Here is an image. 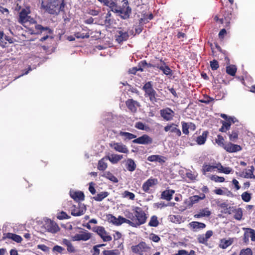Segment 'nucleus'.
I'll list each match as a JSON object with an SVG mask.
<instances>
[{"label": "nucleus", "mask_w": 255, "mask_h": 255, "mask_svg": "<svg viewBox=\"0 0 255 255\" xmlns=\"http://www.w3.org/2000/svg\"><path fill=\"white\" fill-rule=\"evenodd\" d=\"M65 5L64 0H50L46 5L42 4V6L49 14L58 15L61 11L65 12Z\"/></svg>", "instance_id": "f257e3e1"}, {"label": "nucleus", "mask_w": 255, "mask_h": 255, "mask_svg": "<svg viewBox=\"0 0 255 255\" xmlns=\"http://www.w3.org/2000/svg\"><path fill=\"white\" fill-rule=\"evenodd\" d=\"M114 13H116L123 19L129 18L131 13V8L128 0H123L121 5H117Z\"/></svg>", "instance_id": "f03ea898"}, {"label": "nucleus", "mask_w": 255, "mask_h": 255, "mask_svg": "<svg viewBox=\"0 0 255 255\" xmlns=\"http://www.w3.org/2000/svg\"><path fill=\"white\" fill-rule=\"evenodd\" d=\"M142 90L145 93L144 96L148 98L151 103L154 104L159 100L157 93L153 88L151 81L146 82L143 85Z\"/></svg>", "instance_id": "7ed1b4c3"}, {"label": "nucleus", "mask_w": 255, "mask_h": 255, "mask_svg": "<svg viewBox=\"0 0 255 255\" xmlns=\"http://www.w3.org/2000/svg\"><path fill=\"white\" fill-rule=\"evenodd\" d=\"M134 213L135 220L131 224V227H137L146 222L147 217L142 209L138 207H136L133 209Z\"/></svg>", "instance_id": "20e7f679"}, {"label": "nucleus", "mask_w": 255, "mask_h": 255, "mask_svg": "<svg viewBox=\"0 0 255 255\" xmlns=\"http://www.w3.org/2000/svg\"><path fill=\"white\" fill-rule=\"evenodd\" d=\"M151 249V247L143 241L139 242L137 245L132 246L131 247L132 252L139 255H147L146 253L150 251Z\"/></svg>", "instance_id": "39448f33"}, {"label": "nucleus", "mask_w": 255, "mask_h": 255, "mask_svg": "<svg viewBox=\"0 0 255 255\" xmlns=\"http://www.w3.org/2000/svg\"><path fill=\"white\" fill-rule=\"evenodd\" d=\"M35 29L36 32L35 34H41L44 32V36L42 37L40 40V41H44L46 40L49 36V35L52 34V30L49 27H43L40 24H36L35 25Z\"/></svg>", "instance_id": "423d86ee"}, {"label": "nucleus", "mask_w": 255, "mask_h": 255, "mask_svg": "<svg viewBox=\"0 0 255 255\" xmlns=\"http://www.w3.org/2000/svg\"><path fill=\"white\" fill-rule=\"evenodd\" d=\"M223 17L220 19L221 23H225V27H229L230 24V20L232 19V14L230 8H223L222 11Z\"/></svg>", "instance_id": "0eeeda50"}, {"label": "nucleus", "mask_w": 255, "mask_h": 255, "mask_svg": "<svg viewBox=\"0 0 255 255\" xmlns=\"http://www.w3.org/2000/svg\"><path fill=\"white\" fill-rule=\"evenodd\" d=\"M92 237L91 233L88 231L82 229L79 234H76L72 237L73 241H87L89 240Z\"/></svg>", "instance_id": "6e6552de"}, {"label": "nucleus", "mask_w": 255, "mask_h": 255, "mask_svg": "<svg viewBox=\"0 0 255 255\" xmlns=\"http://www.w3.org/2000/svg\"><path fill=\"white\" fill-rule=\"evenodd\" d=\"M109 146L116 151L121 153L127 154L129 152V150L127 146L122 142L113 141L109 143Z\"/></svg>", "instance_id": "1a4fd4ad"}, {"label": "nucleus", "mask_w": 255, "mask_h": 255, "mask_svg": "<svg viewBox=\"0 0 255 255\" xmlns=\"http://www.w3.org/2000/svg\"><path fill=\"white\" fill-rule=\"evenodd\" d=\"M178 125L173 123L168 124L164 128L165 132L169 131L170 133L175 134L176 136L179 137L181 135V131L178 128Z\"/></svg>", "instance_id": "9d476101"}, {"label": "nucleus", "mask_w": 255, "mask_h": 255, "mask_svg": "<svg viewBox=\"0 0 255 255\" xmlns=\"http://www.w3.org/2000/svg\"><path fill=\"white\" fill-rule=\"evenodd\" d=\"M132 142L136 144L148 145L152 143L153 139L148 135L144 134L138 138H135Z\"/></svg>", "instance_id": "9b49d317"}, {"label": "nucleus", "mask_w": 255, "mask_h": 255, "mask_svg": "<svg viewBox=\"0 0 255 255\" xmlns=\"http://www.w3.org/2000/svg\"><path fill=\"white\" fill-rule=\"evenodd\" d=\"M157 183V180L152 177L147 180L142 186V190L145 193H150V188L153 187Z\"/></svg>", "instance_id": "f8f14e48"}, {"label": "nucleus", "mask_w": 255, "mask_h": 255, "mask_svg": "<svg viewBox=\"0 0 255 255\" xmlns=\"http://www.w3.org/2000/svg\"><path fill=\"white\" fill-rule=\"evenodd\" d=\"M28 21L36 23V21L33 18H31L30 16L28 15V13L25 9H22L19 12L18 22L21 24L25 23Z\"/></svg>", "instance_id": "ddd939ff"}, {"label": "nucleus", "mask_w": 255, "mask_h": 255, "mask_svg": "<svg viewBox=\"0 0 255 255\" xmlns=\"http://www.w3.org/2000/svg\"><path fill=\"white\" fill-rule=\"evenodd\" d=\"M45 229L49 232L56 233L60 230L58 225L54 221L48 220L44 225Z\"/></svg>", "instance_id": "4468645a"}, {"label": "nucleus", "mask_w": 255, "mask_h": 255, "mask_svg": "<svg viewBox=\"0 0 255 255\" xmlns=\"http://www.w3.org/2000/svg\"><path fill=\"white\" fill-rule=\"evenodd\" d=\"M160 114L161 117L166 121L172 120L174 116V111L169 108H166L161 110L160 111Z\"/></svg>", "instance_id": "2eb2a0df"}, {"label": "nucleus", "mask_w": 255, "mask_h": 255, "mask_svg": "<svg viewBox=\"0 0 255 255\" xmlns=\"http://www.w3.org/2000/svg\"><path fill=\"white\" fill-rule=\"evenodd\" d=\"M95 232L100 236L104 242H109L112 240V237L108 235V233L103 227H97Z\"/></svg>", "instance_id": "dca6fc26"}, {"label": "nucleus", "mask_w": 255, "mask_h": 255, "mask_svg": "<svg viewBox=\"0 0 255 255\" xmlns=\"http://www.w3.org/2000/svg\"><path fill=\"white\" fill-rule=\"evenodd\" d=\"M158 59L160 63H157L156 68L161 70L163 73L166 75H171L172 74V70L169 67L166 65V63L162 60L159 59L158 58H155Z\"/></svg>", "instance_id": "f3484780"}, {"label": "nucleus", "mask_w": 255, "mask_h": 255, "mask_svg": "<svg viewBox=\"0 0 255 255\" xmlns=\"http://www.w3.org/2000/svg\"><path fill=\"white\" fill-rule=\"evenodd\" d=\"M116 41L119 44L127 41L129 37L128 32L123 30H118L115 36Z\"/></svg>", "instance_id": "a211bd4d"}, {"label": "nucleus", "mask_w": 255, "mask_h": 255, "mask_svg": "<svg viewBox=\"0 0 255 255\" xmlns=\"http://www.w3.org/2000/svg\"><path fill=\"white\" fill-rule=\"evenodd\" d=\"M126 106L132 113H135L137 111V108L140 107V104L136 101L129 99L126 101Z\"/></svg>", "instance_id": "6ab92c4d"}, {"label": "nucleus", "mask_w": 255, "mask_h": 255, "mask_svg": "<svg viewBox=\"0 0 255 255\" xmlns=\"http://www.w3.org/2000/svg\"><path fill=\"white\" fill-rule=\"evenodd\" d=\"M231 211H225L224 213L231 214L234 213V218L237 220H241L243 217V211L242 208H237L236 207L232 206V208H230Z\"/></svg>", "instance_id": "aec40b11"}, {"label": "nucleus", "mask_w": 255, "mask_h": 255, "mask_svg": "<svg viewBox=\"0 0 255 255\" xmlns=\"http://www.w3.org/2000/svg\"><path fill=\"white\" fill-rule=\"evenodd\" d=\"M213 234L212 230L207 231L205 234L199 235L197 238L198 242L202 244H206L209 239H210Z\"/></svg>", "instance_id": "412c9836"}, {"label": "nucleus", "mask_w": 255, "mask_h": 255, "mask_svg": "<svg viewBox=\"0 0 255 255\" xmlns=\"http://www.w3.org/2000/svg\"><path fill=\"white\" fill-rule=\"evenodd\" d=\"M224 149L228 152L233 153L241 151L242 147L239 145L229 142L225 145Z\"/></svg>", "instance_id": "4be33fe9"}, {"label": "nucleus", "mask_w": 255, "mask_h": 255, "mask_svg": "<svg viewBox=\"0 0 255 255\" xmlns=\"http://www.w3.org/2000/svg\"><path fill=\"white\" fill-rule=\"evenodd\" d=\"M188 226L193 232H197L204 229L206 227L205 224L197 221H192L189 224Z\"/></svg>", "instance_id": "5701e85b"}, {"label": "nucleus", "mask_w": 255, "mask_h": 255, "mask_svg": "<svg viewBox=\"0 0 255 255\" xmlns=\"http://www.w3.org/2000/svg\"><path fill=\"white\" fill-rule=\"evenodd\" d=\"M175 191L174 190L166 189L161 193V198L162 199L169 201L172 199L173 195Z\"/></svg>", "instance_id": "b1692460"}, {"label": "nucleus", "mask_w": 255, "mask_h": 255, "mask_svg": "<svg viewBox=\"0 0 255 255\" xmlns=\"http://www.w3.org/2000/svg\"><path fill=\"white\" fill-rule=\"evenodd\" d=\"M153 63H147L146 60L141 61L138 63V70L140 71H143V68L146 67L148 68H156L157 63H154L153 61H152Z\"/></svg>", "instance_id": "393cba45"}, {"label": "nucleus", "mask_w": 255, "mask_h": 255, "mask_svg": "<svg viewBox=\"0 0 255 255\" xmlns=\"http://www.w3.org/2000/svg\"><path fill=\"white\" fill-rule=\"evenodd\" d=\"M125 166L126 169L129 172L134 171L136 168V164L134 161L131 158H128L126 161Z\"/></svg>", "instance_id": "a878e982"}, {"label": "nucleus", "mask_w": 255, "mask_h": 255, "mask_svg": "<svg viewBox=\"0 0 255 255\" xmlns=\"http://www.w3.org/2000/svg\"><path fill=\"white\" fill-rule=\"evenodd\" d=\"M73 209L71 210V215L74 216H80L83 215L85 211L86 208L84 207L73 206Z\"/></svg>", "instance_id": "bb28decb"}, {"label": "nucleus", "mask_w": 255, "mask_h": 255, "mask_svg": "<svg viewBox=\"0 0 255 255\" xmlns=\"http://www.w3.org/2000/svg\"><path fill=\"white\" fill-rule=\"evenodd\" d=\"M70 196L76 201H83L85 198L84 194L81 191H76L71 193Z\"/></svg>", "instance_id": "cd10ccee"}, {"label": "nucleus", "mask_w": 255, "mask_h": 255, "mask_svg": "<svg viewBox=\"0 0 255 255\" xmlns=\"http://www.w3.org/2000/svg\"><path fill=\"white\" fill-rule=\"evenodd\" d=\"M234 242L233 238H229L228 240L222 239L220 240L219 247L222 249H225L231 246Z\"/></svg>", "instance_id": "c85d7f7f"}, {"label": "nucleus", "mask_w": 255, "mask_h": 255, "mask_svg": "<svg viewBox=\"0 0 255 255\" xmlns=\"http://www.w3.org/2000/svg\"><path fill=\"white\" fill-rule=\"evenodd\" d=\"M238 122V120L236 118H230L229 120L221 121V123L224 126L227 130L230 129L232 124H234Z\"/></svg>", "instance_id": "c756f323"}, {"label": "nucleus", "mask_w": 255, "mask_h": 255, "mask_svg": "<svg viewBox=\"0 0 255 255\" xmlns=\"http://www.w3.org/2000/svg\"><path fill=\"white\" fill-rule=\"evenodd\" d=\"M61 244L67 247V250L68 252L69 253H74L75 252V249L74 247L72 245L70 241L64 239Z\"/></svg>", "instance_id": "7c9ffc66"}, {"label": "nucleus", "mask_w": 255, "mask_h": 255, "mask_svg": "<svg viewBox=\"0 0 255 255\" xmlns=\"http://www.w3.org/2000/svg\"><path fill=\"white\" fill-rule=\"evenodd\" d=\"M108 159L113 164L117 163L123 158V155L112 154L108 157Z\"/></svg>", "instance_id": "2f4dec72"}, {"label": "nucleus", "mask_w": 255, "mask_h": 255, "mask_svg": "<svg viewBox=\"0 0 255 255\" xmlns=\"http://www.w3.org/2000/svg\"><path fill=\"white\" fill-rule=\"evenodd\" d=\"M102 176L115 183H117L119 181L118 178L110 171L105 172Z\"/></svg>", "instance_id": "473e14b6"}, {"label": "nucleus", "mask_w": 255, "mask_h": 255, "mask_svg": "<svg viewBox=\"0 0 255 255\" xmlns=\"http://www.w3.org/2000/svg\"><path fill=\"white\" fill-rule=\"evenodd\" d=\"M239 131L237 128L233 129L231 132H229V139L232 141H236L238 139Z\"/></svg>", "instance_id": "72a5a7b5"}, {"label": "nucleus", "mask_w": 255, "mask_h": 255, "mask_svg": "<svg viewBox=\"0 0 255 255\" xmlns=\"http://www.w3.org/2000/svg\"><path fill=\"white\" fill-rule=\"evenodd\" d=\"M208 134V131H204L201 135L197 137L196 139L197 143L199 145L203 144L205 143Z\"/></svg>", "instance_id": "f704fd0d"}, {"label": "nucleus", "mask_w": 255, "mask_h": 255, "mask_svg": "<svg viewBox=\"0 0 255 255\" xmlns=\"http://www.w3.org/2000/svg\"><path fill=\"white\" fill-rule=\"evenodd\" d=\"M120 135L124 137V140H131L135 139L136 135L128 132L121 131L119 133Z\"/></svg>", "instance_id": "c9c22d12"}, {"label": "nucleus", "mask_w": 255, "mask_h": 255, "mask_svg": "<svg viewBox=\"0 0 255 255\" xmlns=\"http://www.w3.org/2000/svg\"><path fill=\"white\" fill-rule=\"evenodd\" d=\"M109 195V193L107 191L102 192L98 194L96 196L93 197V199L96 201H101L104 199L108 197Z\"/></svg>", "instance_id": "e433bc0d"}, {"label": "nucleus", "mask_w": 255, "mask_h": 255, "mask_svg": "<svg viewBox=\"0 0 255 255\" xmlns=\"http://www.w3.org/2000/svg\"><path fill=\"white\" fill-rule=\"evenodd\" d=\"M6 237L7 238L11 239L17 243H21L22 240L20 236L15 234L7 233Z\"/></svg>", "instance_id": "4c0bfd02"}, {"label": "nucleus", "mask_w": 255, "mask_h": 255, "mask_svg": "<svg viewBox=\"0 0 255 255\" xmlns=\"http://www.w3.org/2000/svg\"><path fill=\"white\" fill-rule=\"evenodd\" d=\"M123 223H127L131 226V224H133V222L130 221L129 219H126L121 216H119L118 218L117 226H119Z\"/></svg>", "instance_id": "58836bf2"}, {"label": "nucleus", "mask_w": 255, "mask_h": 255, "mask_svg": "<svg viewBox=\"0 0 255 255\" xmlns=\"http://www.w3.org/2000/svg\"><path fill=\"white\" fill-rule=\"evenodd\" d=\"M237 68L234 65H230L226 67V72L228 74L234 76L236 75Z\"/></svg>", "instance_id": "ea45409f"}, {"label": "nucleus", "mask_w": 255, "mask_h": 255, "mask_svg": "<svg viewBox=\"0 0 255 255\" xmlns=\"http://www.w3.org/2000/svg\"><path fill=\"white\" fill-rule=\"evenodd\" d=\"M255 170V167L253 165L250 166V168L246 172V174L244 177L245 178H253L255 179V175H254V171Z\"/></svg>", "instance_id": "a19ab883"}, {"label": "nucleus", "mask_w": 255, "mask_h": 255, "mask_svg": "<svg viewBox=\"0 0 255 255\" xmlns=\"http://www.w3.org/2000/svg\"><path fill=\"white\" fill-rule=\"evenodd\" d=\"M215 169L214 165L204 164L202 167V173L204 175H206L208 172H211Z\"/></svg>", "instance_id": "79ce46f5"}, {"label": "nucleus", "mask_w": 255, "mask_h": 255, "mask_svg": "<svg viewBox=\"0 0 255 255\" xmlns=\"http://www.w3.org/2000/svg\"><path fill=\"white\" fill-rule=\"evenodd\" d=\"M243 230L246 232H248V234L249 235V238H251L252 241L255 242V230L251 228H244Z\"/></svg>", "instance_id": "37998d69"}, {"label": "nucleus", "mask_w": 255, "mask_h": 255, "mask_svg": "<svg viewBox=\"0 0 255 255\" xmlns=\"http://www.w3.org/2000/svg\"><path fill=\"white\" fill-rule=\"evenodd\" d=\"M159 224L157 217L156 216H152L148 223V226L150 227H156Z\"/></svg>", "instance_id": "c03bdc74"}, {"label": "nucleus", "mask_w": 255, "mask_h": 255, "mask_svg": "<svg viewBox=\"0 0 255 255\" xmlns=\"http://www.w3.org/2000/svg\"><path fill=\"white\" fill-rule=\"evenodd\" d=\"M113 18H112V13L111 11H108L106 14L105 20V23L106 24L111 25L113 22Z\"/></svg>", "instance_id": "a18cd8bd"}, {"label": "nucleus", "mask_w": 255, "mask_h": 255, "mask_svg": "<svg viewBox=\"0 0 255 255\" xmlns=\"http://www.w3.org/2000/svg\"><path fill=\"white\" fill-rule=\"evenodd\" d=\"M107 168V164L105 162L104 158L101 159L98 162V169L99 170L104 171Z\"/></svg>", "instance_id": "49530a36"}, {"label": "nucleus", "mask_w": 255, "mask_h": 255, "mask_svg": "<svg viewBox=\"0 0 255 255\" xmlns=\"http://www.w3.org/2000/svg\"><path fill=\"white\" fill-rule=\"evenodd\" d=\"M241 197L242 200L246 202H249L250 201L251 198H252V194L249 193L248 192H244L242 193L241 195Z\"/></svg>", "instance_id": "de8ad7c7"}, {"label": "nucleus", "mask_w": 255, "mask_h": 255, "mask_svg": "<svg viewBox=\"0 0 255 255\" xmlns=\"http://www.w3.org/2000/svg\"><path fill=\"white\" fill-rule=\"evenodd\" d=\"M215 141L218 144V145L222 146L224 148L225 145H226V144L224 143V137L220 134H218L217 135V138L215 139Z\"/></svg>", "instance_id": "09e8293b"}, {"label": "nucleus", "mask_w": 255, "mask_h": 255, "mask_svg": "<svg viewBox=\"0 0 255 255\" xmlns=\"http://www.w3.org/2000/svg\"><path fill=\"white\" fill-rule=\"evenodd\" d=\"M120 254L118 250H104L103 255H119Z\"/></svg>", "instance_id": "8fccbe9b"}, {"label": "nucleus", "mask_w": 255, "mask_h": 255, "mask_svg": "<svg viewBox=\"0 0 255 255\" xmlns=\"http://www.w3.org/2000/svg\"><path fill=\"white\" fill-rule=\"evenodd\" d=\"M181 125H182V129L183 133L186 135L189 134V127L188 126V123L183 121L181 122Z\"/></svg>", "instance_id": "3c124183"}, {"label": "nucleus", "mask_w": 255, "mask_h": 255, "mask_svg": "<svg viewBox=\"0 0 255 255\" xmlns=\"http://www.w3.org/2000/svg\"><path fill=\"white\" fill-rule=\"evenodd\" d=\"M122 196L124 198H128L130 200H134L135 198V195L128 191H125L122 194Z\"/></svg>", "instance_id": "603ef678"}, {"label": "nucleus", "mask_w": 255, "mask_h": 255, "mask_svg": "<svg viewBox=\"0 0 255 255\" xmlns=\"http://www.w3.org/2000/svg\"><path fill=\"white\" fill-rule=\"evenodd\" d=\"M117 3L113 0H109L106 6H108L111 9V11L114 12L115 9L117 7Z\"/></svg>", "instance_id": "864d4df0"}, {"label": "nucleus", "mask_w": 255, "mask_h": 255, "mask_svg": "<svg viewBox=\"0 0 255 255\" xmlns=\"http://www.w3.org/2000/svg\"><path fill=\"white\" fill-rule=\"evenodd\" d=\"M75 36L77 38H88L90 37L89 33H84L80 32H78L75 33Z\"/></svg>", "instance_id": "5fc2aeb1"}, {"label": "nucleus", "mask_w": 255, "mask_h": 255, "mask_svg": "<svg viewBox=\"0 0 255 255\" xmlns=\"http://www.w3.org/2000/svg\"><path fill=\"white\" fill-rule=\"evenodd\" d=\"M100 12V10L98 9H91L90 8H89L87 10V13L90 15H93V16H97L99 15V14Z\"/></svg>", "instance_id": "6e6d98bb"}, {"label": "nucleus", "mask_w": 255, "mask_h": 255, "mask_svg": "<svg viewBox=\"0 0 255 255\" xmlns=\"http://www.w3.org/2000/svg\"><path fill=\"white\" fill-rule=\"evenodd\" d=\"M210 179L216 182H223L225 180L224 177H220L215 175H212Z\"/></svg>", "instance_id": "4d7b16f0"}, {"label": "nucleus", "mask_w": 255, "mask_h": 255, "mask_svg": "<svg viewBox=\"0 0 255 255\" xmlns=\"http://www.w3.org/2000/svg\"><path fill=\"white\" fill-rule=\"evenodd\" d=\"M107 219L109 222L112 223L113 224L116 225V223H117L118 218H117L115 216L112 214H109L107 216Z\"/></svg>", "instance_id": "13d9d810"}, {"label": "nucleus", "mask_w": 255, "mask_h": 255, "mask_svg": "<svg viewBox=\"0 0 255 255\" xmlns=\"http://www.w3.org/2000/svg\"><path fill=\"white\" fill-rule=\"evenodd\" d=\"M210 63L211 69L213 71L216 70L219 67V63L217 60L214 59Z\"/></svg>", "instance_id": "bf43d9fd"}, {"label": "nucleus", "mask_w": 255, "mask_h": 255, "mask_svg": "<svg viewBox=\"0 0 255 255\" xmlns=\"http://www.w3.org/2000/svg\"><path fill=\"white\" fill-rule=\"evenodd\" d=\"M199 214L202 215V217H209L211 215V212L208 210V208H205L202 210H200Z\"/></svg>", "instance_id": "052dcab7"}, {"label": "nucleus", "mask_w": 255, "mask_h": 255, "mask_svg": "<svg viewBox=\"0 0 255 255\" xmlns=\"http://www.w3.org/2000/svg\"><path fill=\"white\" fill-rule=\"evenodd\" d=\"M135 128L140 130H146L147 127L144 125L143 123L141 122H136L135 124ZM147 128H148L147 127Z\"/></svg>", "instance_id": "680f3d73"}, {"label": "nucleus", "mask_w": 255, "mask_h": 255, "mask_svg": "<svg viewBox=\"0 0 255 255\" xmlns=\"http://www.w3.org/2000/svg\"><path fill=\"white\" fill-rule=\"evenodd\" d=\"M57 218L59 220L68 219L70 218V216L66 212L61 211L58 214Z\"/></svg>", "instance_id": "e2e57ef3"}, {"label": "nucleus", "mask_w": 255, "mask_h": 255, "mask_svg": "<svg viewBox=\"0 0 255 255\" xmlns=\"http://www.w3.org/2000/svg\"><path fill=\"white\" fill-rule=\"evenodd\" d=\"M125 216L128 218V219H130L129 220L132 222H133L134 220H135L134 215L132 213L129 211H126L125 212Z\"/></svg>", "instance_id": "0e129e2a"}, {"label": "nucleus", "mask_w": 255, "mask_h": 255, "mask_svg": "<svg viewBox=\"0 0 255 255\" xmlns=\"http://www.w3.org/2000/svg\"><path fill=\"white\" fill-rule=\"evenodd\" d=\"M253 252L251 249L247 248L241 251L240 255H252Z\"/></svg>", "instance_id": "69168bd1"}, {"label": "nucleus", "mask_w": 255, "mask_h": 255, "mask_svg": "<svg viewBox=\"0 0 255 255\" xmlns=\"http://www.w3.org/2000/svg\"><path fill=\"white\" fill-rule=\"evenodd\" d=\"M64 251V249L58 245H56L54 246V247L52 248V252H57L60 254H61L63 253V252Z\"/></svg>", "instance_id": "338daca9"}, {"label": "nucleus", "mask_w": 255, "mask_h": 255, "mask_svg": "<svg viewBox=\"0 0 255 255\" xmlns=\"http://www.w3.org/2000/svg\"><path fill=\"white\" fill-rule=\"evenodd\" d=\"M202 199V198H201L200 196H199L198 195H194V196H191L190 198V201L192 204H194L197 203L200 199Z\"/></svg>", "instance_id": "774afa93"}]
</instances>
